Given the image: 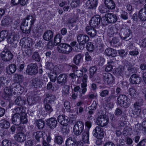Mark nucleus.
<instances>
[{
	"mask_svg": "<svg viewBox=\"0 0 146 146\" xmlns=\"http://www.w3.org/2000/svg\"><path fill=\"white\" fill-rule=\"evenodd\" d=\"M62 53L68 54L72 51L73 48L70 45L67 44Z\"/></svg>",
	"mask_w": 146,
	"mask_h": 146,
	"instance_id": "obj_46",
	"label": "nucleus"
},
{
	"mask_svg": "<svg viewBox=\"0 0 146 146\" xmlns=\"http://www.w3.org/2000/svg\"><path fill=\"white\" fill-rule=\"evenodd\" d=\"M32 58L34 60L37 62L40 61L41 59L40 56L37 52H35L34 53L32 56Z\"/></svg>",
	"mask_w": 146,
	"mask_h": 146,
	"instance_id": "obj_57",
	"label": "nucleus"
},
{
	"mask_svg": "<svg viewBox=\"0 0 146 146\" xmlns=\"http://www.w3.org/2000/svg\"><path fill=\"white\" fill-rule=\"evenodd\" d=\"M70 86L69 85H65L62 90V94L63 95L66 96L69 93Z\"/></svg>",
	"mask_w": 146,
	"mask_h": 146,
	"instance_id": "obj_45",
	"label": "nucleus"
},
{
	"mask_svg": "<svg viewBox=\"0 0 146 146\" xmlns=\"http://www.w3.org/2000/svg\"><path fill=\"white\" fill-rule=\"evenodd\" d=\"M114 78L113 75L109 73L104 74L103 81L105 84H111L114 81Z\"/></svg>",
	"mask_w": 146,
	"mask_h": 146,
	"instance_id": "obj_9",
	"label": "nucleus"
},
{
	"mask_svg": "<svg viewBox=\"0 0 146 146\" xmlns=\"http://www.w3.org/2000/svg\"><path fill=\"white\" fill-rule=\"evenodd\" d=\"M97 68L95 66H92L91 67L90 69V77L92 78L93 77L94 74L97 71Z\"/></svg>",
	"mask_w": 146,
	"mask_h": 146,
	"instance_id": "obj_60",
	"label": "nucleus"
},
{
	"mask_svg": "<svg viewBox=\"0 0 146 146\" xmlns=\"http://www.w3.org/2000/svg\"><path fill=\"white\" fill-rule=\"evenodd\" d=\"M71 1L70 5L73 8L77 7L80 3L79 0H71Z\"/></svg>",
	"mask_w": 146,
	"mask_h": 146,
	"instance_id": "obj_62",
	"label": "nucleus"
},
{
	"mask_svg": "<svg viewBox=\"0 0 146 146\" xmlns=\"http://www.w3.org/2000/svg\"><path fill=\"white\" fill-rule=\"evenodd\" d=\"M82 58V56L81 54L76 55L73 59L74 62L76 65H78Z\"/></svg>",
	"mask_w": 146,
	"mask_h": 146,
	"instance_id": "obj_42",
	"label": "nucleus"
},
{
	"mask_svg": "<svg viewBox=\"0 0 146 146\" xmlns=\"http://www.w3.org/2000/svg\"><path fill=\"white\" fill-rule=\"evenodd\" d=\"M26 72L29 75H33L38 72V66L36 63H31L27 66Z\"/></svg>",
	"mask_w": 146,
	"mask_h": 146,
	"instance_id": "obj_6",
	"label": "nucleus"
},
{
	"mask_svg": "<svg viewBox=\"0 0 146 146\" xmlns=\"http://www.w3.org/2000/svg\"><path fill=\"white\" fill-rule=\"evenodd\" d=\"M141 78L137 74H134L132 75L129 79L131 83L133 84H139L141 82Z\"/></svg>",
	"mask_w": 146,
	"mask_h": 146,
	"instance_id": "obj_18",
	"label": "nucleus"
},
{
	"mask_svg": "<svg viewBox=\"0 0 146 146\" xmlns=\"http://www.w3.org/2000/svg\"><path fill=\"white\" fill-rule=\"evenodd\" d=\"M128 97L124 95H119L117 98V103L119 105L125 100L127 99Z\"/></svg>",
	"mask_w": 146,
	"mask_h": 146,
	"instance_id": "obj_47",
	"label": "nucleus"
},
{
	"mask_svg": "<svg viewBox=\"0 0 146 146\" xmlns=\"http://www.w3.org/2000/svg\"><path fill=\"white\" fill-rule=\"evenodd\" d=\"M74 72L76 76L78 77H80L83 75L82 72L80 70H74Z\"/></svg>",
	"mask_w": 146,
	"mask_h": 146,
	"instance_id": "obj_63",
	"label": "nucleus"
},
{
	"mask_svg": "<svg viewBox=\"0 0 146 146\" xmlns=\"http://www.w3.org/2000/svg\"><path fill=\"white\" fill-rule=\"evenodd\" d=\"M97 5V0H88L86 2V5L89 9L95 8Z\"/></svg>",
	"mask_w": 146,
	"mask_h": 146,
	"instance_id": "obj_28",
	"label": "nucleus"
},
{
	"mask_svg": "<svg viewBox=\"0 0 146 146\" xmlns=\"http://www.w3.org/2000/svg\"><path fill=\"white\" fill-rule=\"evenodd\" d=\"M22 111L23 109L21 107L16 108L13 110V112L15 113L14 114L20 115L23 112Z\"/></svg>",
	"mask_w": 146,
	"mask_h": 146,
	"instance_id": "obj_54",
	"label": "nucleus"
},
{
	"mask_svg": "<svg viewBox=\"0 0 146 146\" xmlns=\"http://www.w3.org/2000/svg\"><path fill=\"white\" fill-rule=\"evenodd\" d=\"M100 16L99 15H96L92 18L90 24L91 27H95L100 23Z\"/></svg>",
	"mask_w": 146,
	"mask_h": 146,
	"instance_id": "obj_12",
	"label": "nucleus"
},
{
	"mask_svg": "<svg viewBox=\"0 0 146 146\" xmlns=\"http://www.w3.org/2000/svg\"><path fill=\"white\" fill-rule=\"evenodd\" d=\"M15 138L17 141L19 142H23L26 140V135L23 133H19L15 136Z\"/></svg>",
	"mask_w": 146,
	"mask_h": 146,
	"instance_id": "obj_17",
	"label": "nucleus"
},
{
	"mask_svg": "<svg viewBox=\"0 0 146 146\" xmlns=\"http://www.w3.org/2000/svg\"><path fill=\"white\" fill-rule=\"evenodd\" d=\"M68 76L65 74L60 75L57 78V80L58 84L62 85L67 82Z\"/></svg>",
	"mask_w": 146,
	"mask_h": 146,
	"instance_id": "obj_15",
	"label": "nucleus"
},
{
	"mask_svg": "<svg viewBox=\"0 0 146 146\" xmlns=\"http://www.w3.org/2000/svg\"><path fill=\"white\" fill-rule=\"evenodd\" d=\"M32 39L30 38L27 39L22 38L20 40V44L21 46L24 48L30 47L33 44Z\"/></svg>",
	"mask_w": 146,
	"mask_h": 146,
	"instance_id": "obj_8",
	"label": "nucleus"
},
{
	"mask_svg": "<svg viewBox=\"0 0 146 146\" xmlns=\"http://www.w3.org/2000/svg\"><path fill=\"white\" fill-rule=\"evenodd\" d=\"M84 128V123L81 121H77L73 127L74 134L76 136L80 135L83 131Z\"/></svg>",
	"mask_w": 146,
	"mask_h": 146,
	"instance_id": "obj_5",
	"label": "nucleus"
},
{
	"mask_svg": "<svg viewBox=\"0 0 146 146\" xmlns=\"http://www.w3.org/2000/svg\"><path fill=\"white\" fill-rule=\"evenodd\" d=\"M46 123L51 129H54L55 127L57 124L56 119L54 118H51L46 121Z\"/></svg>",
	"mask_w": 146,
	"mask_h": 146,
	"instance_id": "obj_22",
	"label": "nucleus"
},
{
	"mask_svg": "<svg viewBox=\"0 0 146 146\" xmlns=\"http://www.w3.org/2000/svg\"><path fill=\"white\" fill-rule=\"evenodd\" d=\"M82 135L83 141L86 143H88L89 136V130H85L82 133Z\"/></svg>",
	"mask_w": 146,
	"mask_h": 146,
	"instance_id": "obj_31",
	"label": "nucleus"
},
{
	"mask_svg": "<svg viewBox=\"0 0 146 146\" xmlns=\"http://www.w3.org/2000/svg\"><path fill=\"white\" fill-rule=\"evenodd\" d=\"M11 3L14 5L20 4L22 6H24L26 4L25 0H12Z\"/></svg>",
	"mask_w": 146,
	"mask_h": 146,
	"instance_id": "obj_38",
	"label": "nucleus"
},
{
	"mask_svg": "<svg viewBox=\"0 0 146 146\" xmlns=\"http://www.w3.org/2000/svg\"><path fill=\"white\" fill-rule=\"evenodd\" d=\"M124 70V68L122 66H120L116 69L115 72L117 75H122Z\"/></svg>",
	"mask_w": 146,
	"mask_h": 146,
	"instance_id": "obj_52",
	"label": "nucleus"
},
{
	"mask_svg": "<svg viewBox=\"0 0 146 146\" xmlns=\"http://www.w3.org/2000/svg\"><path fill=\"white\" fill-rule=\"evenodd\" d=\"M138 17L141 21H145L146 20V10L143 9H141L139 12Z\"/></svg>",
	"mask_w": 146,
	"mask_h": 146,
	"instance_id": "obj_34",
	"label": "nucleus"
},
{
	"mask_svg": "<svg viewBox=\"0 0 146 146\" xmlns=\"http://www.w3.org/2000/svg\"><path fill=\"white\" fill-rule=\"evenodd\" d=\"M143 100L142 98L139 99L133 104V109L132 111L131 115L136 117L140 115L141 111V106H143Z\"/></svg>",
	"mask_w": 146,
	"mask_h": 146,
	"instance_id": "obj_2",
	"label": "nucleus"
},
{
	"mask_svg": "<svg viewBox=\"0 0 146 146\" xmlns=\"http://www.w3.org/2000/svg\"><path fill=\"white\" fill-rule=\"evenodd\" d=\"M56 99L55 96L51 94H47L44 100V103L51 104Z\"/></svg>",
	"mask_w": 146,
	"mask_h": 146,
	"instance_id": "obj_24",
	"label": "nucleus"
},
{
	"mask_svg": "<svg viewBox=\"0 0 146 146\" xmlns=\"http://www.w3.org/2000/svg\"><path fill=\"white\" fill-rule=\"evenodd\" d=\"M33 85L36 88H41L42 86V82L38 78H35L33 79L32 83Z\"/></svg>",
	"mask_w": 146,
	"mask_h": 146,
	"instance_id": "obj_32",
	"label": "nucleus"
},
{
	"mask_svg": "<svg viewBox=\"0 0 146 146\" xmlns=\"http://www.w3.org/2000/svg\"><path fill=\"white\" fill-rule=\"evenodd\" d=\"M10 126V123L9 121L2 119L0 121V126L1 127L4 129H8Z\"/></svg>",
	"mask_w": 146,
	"mask_h": 146,
	"instance_id": "obj_35",
	"label": "nucleus"
},
{
	"mask_svg": "<svg viewBox=\"0 0 146 146\" xmlns=\"http://www.w3.org/2000/svg\"><path fill=\"white\" fill-rule=\"evenodd\" d=\"M8 32L6 30L2 31L0 33V42L3 41L8 36Z\"/></svg>",
	"mask_w": 146,
	"mask_h": 146,
	"instance_id": "obj_39",
	"label": "nucleus"
},
{
	"mask_svg": "<svg viewBox=\"0 0 146 146\" xmlns=\"http://www.w3.org/2000/svg\"><path fill=\"white\" fill-rule=\"evenodd\" d=\"M20 122L23 124L27 123L28 122V120L26 117V114L25 112L22 113L20 115Z\"/></svg>",
	"mask_w": 146,
	"mask_h": 146,
	"instance_id": "obj_41",
	"label": "nucleus"
},
{
	"mask_svg": "<svg viewBox=\"0 0 146 146\" xmlns=\"http://www.w3.org/2000/svg\"><path fill=\"white\" fill-rule=\"evenodd\" d=\"M16 70V65L14 64H11L7 67L6 72L8 74H11L14 73Z\"/></svg>",
	"mask_w": 146,
	"mask_h": 146,
	"instance_id": "obj_25",
	"label": "nucleus"
},
{
	"mask_svg": "<svg viewBox=\"0 0 146 146\" xmlns=\"http://www.w3.org/2000/svg\"><path fill=\"white\" fill-rule=\"evenodd\" d=\"M36 123L37 126L39 129H42L45 125L44 121L41 119L37 121L36 122Z\"/></svg>",
	"mask_w": 146,
	"mask_h": 146,
	"instance_id": "obj_48",
	"label": "nucleus"
},
{
	"mask_svg": "<svg viewBox=\"0 0 146 146\" xmlns=\"http://www.w3.org/2000/svg\"><path fill=\"white\" fill-rule=\"evenodd\" d=\"M58 121L62 125H67L69 122L68 118L64 115H60L58 117Z\"/></svg>",
	"mask_w": 146,
	"mask_h": 146,
	"instance_id": "obj_20",
	"label": "nucleus"
},
{
	"mask_svg": "<svg viewBox=\"0 0 146 146\" xmlns=\"http://www.w3.org/2000/svg\"><path fill=\"white\" fill-rule=\"evenodd\" d=\"M43 131H41L34 132L33 133L34 135L35 136L36 139V140L39 142L40 139L42 138L43 135Z\"/></svg>",
	"mask_w": 146,
	"mask_h": 146,
	"instance_id": "obj_36",
	"label": "nucleus"
},
{
	"mask_svg": "<svg viewBox=\"0 0 146 146\" xmlns=\"http://www.w3.org/2000/svg\"><path fill=\"white\" fill-rule=\"evenodd\" d=\"M15 103L19 106L24 105L26 103V99L25 97L19 96L16 99Z\"/></svg>",
	"mask_w": 146,
	"mask_h": 146,
	"instance_id": "obj_29",
	"label": "nucleus"
},
{
	"mask_svg": "<svg viewBox=\"0 0 146 146\" xmlns=\"http://www.w3.org/2000/svg\"><path fill=\"white\" fill-rule=\"evenodd\" d=\"M127 70L130 74L135 73L137 72L136 68L133 65H129Z\"/></svg>",
	"mask_w": 146,
	"mask_h": 146,
	"instance_id": "obj_59",
	"label": "nucleus"
},
{
	"mask_svg": "<svg viewBox=\"0 0 146 146\" xmlns=\"http://www.w3.org/2000/svg\"><path fill=\"white\" fill-rule=\"evenodd\" d=\"M93 135L97 139H101L104 136V131L103 129L99 126L96 127L93 130Z\"/></svg>",
	"mask_w": 146,
	"mask_h": 146,
	"instance_id": "obj_7",
	"label": "nucleus"
},
{
	"mask_svg": "<svg viewBox=\"0 0 146 146\" xmlns=\"http://www.w3.org/2000/svg\"><path fill=\"white\" fill-rule=\"evenodd\" d=\"M20 115L14 114L12 116V122L15 125H18L20 124Z\"/></svg>",
	"mask_w": 146,
	"mask_h": 146,
	"instance_id": "obj_30",
	"label": "nucleus"
},
{
	"mask_svg": "<svg viewBox=\"0 0 146 146\" xmlns=\"http://www.w3.org/2000/svg\"><path fill=\"white\" fill-rule=\"evenodd\" d=\"M108 31L110 34L114 36V35H117L119 32V30L110 27H109Z\"/></svg>",
	"mask_w": 146,
	"mask_h": 146,
	"instance_id": "obj_44",
	"label": "nucleus"
},
{
	"mask_svg": "<svg viewBox=\"0 0 146 146\" xmlns=\"http://www.w3.org/2000/svg\"><path fill=\"white\" fill-rule=\"evenodd\" d=\"M67 44L64 43H62L58 45L57 50L58 51L62 53Z\"/></svg>",
	"mask_w": 146,
	"mask_h": 146,
	"instance_id": "obj_49",
	"label": "nucleus"
},
{
	"mask_svg": "<svg viewBox=\"0 0 146 146\" xmlns=\"http://www.w3.org/2000/svg\"><path fill=\"white\" fill-rule=\"evenodd\" d=\"M98 116L97 119V123L98 125L102 127H104L108 123L109 118L102 111L99 112Z\"/></svg>",
	"mask_w": 146,
	"mask_h": 146,
	"instance_id": "obj_3",
	"label": "nucleus"
},
{
	"mask_svg": "<svg viewBox=\"0 0 146 146\" xmlns=\"http://www.w3.org/2000/svg\"><path fill=\"white\" fill-rule=\"evenodd\" d=\"M130 103V99L128 98L125 100L119 105L121 107L127 108L129 106Z\"/></svg>",
	"mask_w": 146,
	"mask_h": 146,
	"instance_id": "obj_51",
	"label": "nucleus"
},
{
	"mask_svg": "<svg viewBox=\"0 0 146 146\" xmlns=\"http://www.w3.org/2000/svg\"><path fill=\"white\" fill-rule=\"evenodd\" d=\"M23 77L22 75L15 74L13 77V80L17 82H22Z\"/></svg>",
	"mask_w": 146,
	"mask_h": 146,
	"instance_id": "obj_43",
	"label": "nucleus"
},
{
	"mask_svg": "<svg viewBox=\"0 0 146 146\" xmlns=\"http://www.w3.org/2000/svg\"><path fill=\"white\" fill-rule=\"evenodd\" d=\"M110 44L113 46H116L120 44L119 39L115 37L112 39V40L110 42Z\"/></svg>",
	"mask_w": 146,
	"mask_h": 146,
	"instance_id": "obj_50",
	"label": "nucleus"
},
{
	"mask_svg": "<svg viewBox=\"0 0 146 146\" xmlns=\"http://www.w3.org/2000/svg\"><path fill=\"white\" fill-rule=\"evenodd\" d=\"M51 70L50 73H52L53 74H56V75L59 74L60 72V70L57 66H55Z\"/></svg>",
	"mask_w": 146,
	"mask_h": 146,
	"instance_id": "obj_56",
	"label": "nucleus"
},
{
	"mask_svg": "<svg viewBox=\"0 0 146 146\" xmlns=\"http://www.w3.org/2000/svg\"><path fill=\"white\" fill-rule=\"evenodd\" d=\"M86 48L87 50L89 51H92L94 49V46L92 44L91 42L87 43Z\"/></svg>",
	"mask_w": 146,
	"mask_h": 146,
	"instance_id": "obj_64",
	"label": "nucleus"
},
{
	"mask_svg": "<svg viewBox=\"0 0 146 146\" xmlns=\"http://www.w3.org/2000/svg\"><path fill=\"white\" fill-rule=\"evenodd\" d=\"M104 3L108 9H113L115 8V5L113 0H105Z\"/></svg>",
	"mask_w": 146,
	"mask_h": 146,
	"instance_id": "obj_33",
	"label": "nucleus"
},
{
	"mask_svg": "<svg viewBox=\"0 0 146 146\" xmlns=\"http://www.w3.org/2000/svg\"><path fill=\"white\" fill-rule=\"evenodd\" d=\"M54 33L50 30H48L44 33L43 38L46 41L50 40L53 37Z\"/></svg>",
	"mask_w": 146,
	"mask_h": 146,
	"instance_id": "obj_19",
	"label": "nucleus"
},
{
	"mask_svg": "<svg viewBox=\"0 0 146 146\" xmlns=\"http://www.w3.org/2000/svg\"><path fill=\"white\" fill-rule=\"evenodd\" d=\"M12 19L10 17L7 15L4 17L1 21V25L3 26H7L12 22Z\"/></svg>",
	"mask_w": 146,
	"mask_h": 146,
	"instance_id": "obj_23",
	"label": "nucleus"
},
{
	"mask_svg": "<svg viewBox=\"0 0 146 146\" xmlns=\"http://www.w3.org/2000/svg\"><path fill=\"white\" fill-rule=\"evenodd\" d=\"M132 128L128 126H126L125 127L123 132L124 135H128L129 133L131 131Z\"/></svg>",
	"mask_w": 146,
	"mask_h": 146,
	"instance_id": "obj_61",
	"label": "nucleus"
},
{
	"mask_svg": "<svg viewBox=\"0 0 146 146\" xmlns=\"http://www.w3.org/2000/svg\"><path fill=\"white\" fill-rule=\"evenodd\" d=\"M9 81L6 80L4 77H0V84L3 87H5L7 85Z\"/></svg>",
	"mask_w": 146,
	"mask_h": 146,
	"instance_id": "obj_53",
	"label": "nucleus"
},
{
	"mask_svg": "<svg viewBox=\"0 0 146 146\" xmlns=\"http://www.w3.org/2000/svg\"><path fill=\"white\" fill-rule=\"evenodd\" d=\"M77 39L78 42L85 44L89 40V38L87 35L79 34L77 36Z\"/></svg>",
	"mask_w": 146,
	"mask_h": 146,
	"instance_id": "obj_21",
	"label": "nucleus"
},
{
	"mask_svg": "<svg viewBox=\"0 0 146 146\" xmlns=\"http://www.w3.org/2000/svg\"><path fill=\"white\" fill-rule=\"evenodd\" d=\"M79 143L82 144V143L79 141L77 142L71 137H70L66 140V146H78Z\"/></svg>",
	"mask_w": 146,
	"mask_h": 146,
	"instance_id": "obj_16",
	"label": "nucleus"
},
{
	"mask_svg": "<svg viewBox=\"0 0 146 146\" xmlns=\"http://www.w3.org/2000/svg\"><path fill=\"white\" fill-rule=\"evenodd\" d=\"M35 97L34 96L29 97L27 101L29 105H32L35 103Z\"/></svg>",
	"mask_w": 146,
	"mask_h": 146,
	"instance_id": "obj_58",
	"label": "nucleus"
},
{
	"mask_svg": "<svg viewBox=\"0 0 146 146\" xmlns=\"http://www.w3.org/2000/svg\"><path fill=\"white\" fill-rule=\"evenodd\" d=\"M62 36L60 34V33H58L56 34L54 37V45H56L60 43L61 41L62 38Z\"/></svg>",
	"mask_w": 146,
	"mask_h": 146,
	"instance_id": "obj_37",
	"label": "nucleus"
},
{
	"mask_svg": "<svg viewBox=\"0 0 146 146\" xmlns=\"http://www.w3.org/2000/svg\"><path fill=\"white\" fill-rule=\"evenodd\" d=\"M105 16L106 18V21L109 23H114L117 21V17L114 14L107 13L106 14Z\"/></svg>",
	"mask_w": 146,
	"mask_h": 146,
	"instance_id": "obj_13",
	"label": "nucleus"
},
{
	"mask_svg": "<svg viewBox=\"0 0 146 146\" xmlns=\"http://www.w3.org/2000/svg\"><path fill=\"white\" fill-rule=\"evenodd\" d=\"M35 20V17L32 15H28L24 19L20 26L22 32L26 34L29 33Z\"/></svg>",
	"mask_w": 146,
	"mask_h": 146,
	"instance_id": "obj_1",
	"label": "nucleus"
},
{
	"mask_svg": "<svg viewBox=\"0 0 146 146\" xmlns=\"http://www.w3.org/2000/svg\"><path fill=\"white\" fill-rule=\"evenodd\" d=\"M1 56L3 60L6 62L11 60L13 58V55L10 51L6 50L2 52Z\"/></svg>",
	"mask_w": 146,
	"mask_h": 146,
	"instance_id": "obj_10",
	"label": "nucleus"
},
{
	"mask_svg": "<svg viewBox=\"0 0 146 146\" xmlns=\"http://www.w3.org/2000/svg\"><path fill=\"white\" fill-rule=\"evenodd\" d=\"M86 31L87 34L91 37H93L95 36L96 34V30L91 27H87L86 29Z\"/></svg>",
	"mask_w": 146,
	"mask_h": 146,
	"instance_id": "obj_27",
	"label": "nucleus"
},
{
	"mask_svg": "<svg viewBox=\"0 0 146 146\" xmlns=\"http://www.w3.org/2000/svg\"><path fill=\"white\" fill-rule=\"evenodd\" d=\"M63 141V139L62 137L60 136L57 135L55 137V142L59 145L62 144Z\"/></svg>",
	"mask_w": 146,
	"mask_h": 146,
	"instance_id": "obj_55",
	"label": "nucleus"
},
{
	"mask_svg": "<svg viewBox=\"0 0 146 146\" xmlns=\"http://www.w3.org/2000/svg\"><path fill=\"white\" fill-rule=\"evenodd\" d=\"M131 33V29L129 27L126 26L125 28H122L119 30L117 35H119L121 38L127 40L130 38L129 36Z\"/></svg>",
	"mask_w": 146,
	"mask_h": 146,
	"instance_id": "obj_4",
	"label": "nucleus"
},
{
	"mask_svg": "<svg viewBox=\"0 0 146 146\" xmlns=\"http://www.w3.org/2000/svg\"><path fill=\"white\" fill-rule=\"evenodd\" d=\"M18 35L17 33L11 32L9 35L7 39L8 42L10 44H14L17 40Z\"/></svg>",
	"mask_w": 146,
	"mask_h": 146,
	"instance_id": "obj_11",
	"label": "nucleus"
},
{
	"mask_svg": "<svg viewBox=\"0 0 146 146\" xmlns=\"http://www.w3.org/2000/svg\"><path fill=\"white\" fill-rule=\"evenodd\" d=\"M12 90L11 87H6L4 90V98L6 100H9L10 97L12 95Z\"/></svg>",
	"mask_w": 146,
	"mask_h": 146,
	"instance_id": "obj_14",
	"label": "nucleus"
},
{
	"mask_svg": "<svg viewBox=\"0 0 146 146\" xmlns=\"http://www.w3.org/2000/svg\"><path fill=\"white\" fill-rule=\"evenodd\" d=\"M129 92L130 96L133 98L136 97L138 95L137 90L133 88L129 89Z\"/></svg>",
	"mask_w": 146,
	"mask_h": 146,
	"instance_id": "obj_40",
	"label": "nucleus"
},
{
	"mask_svg": "<svg viewBox=\"0 0 146 146\" xmlns=\"http://www.w3.org/2000/svg\"><path fill=\"white\" fill-rule=\"evenodd\" d=\"M105 53L107 56L114 57L116 55L117 52L115 50L112 48H108L105 50Z\"/></svg>",
	"mask_w": 146,
	"mask_h": 146,
	"instance_id": "obj_26",
	"label": "nucleus"
}]
</instances>
